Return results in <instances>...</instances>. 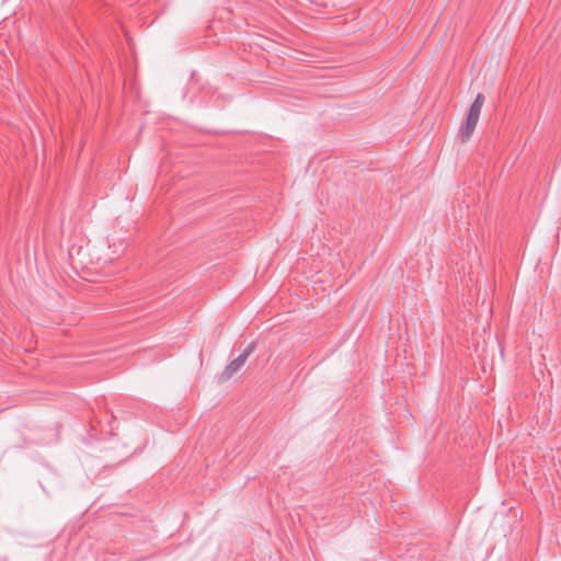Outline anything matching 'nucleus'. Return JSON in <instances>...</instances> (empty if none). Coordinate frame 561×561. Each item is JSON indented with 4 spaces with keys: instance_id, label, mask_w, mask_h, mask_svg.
<instances>
[{
    "instance_id": "2",
    "label": "nucleus",
    "mask_w": 561,
    "mask_h": 561,
    "mask_svg": "<svg viewBox=\"0 0 561 561\" xmlns=\"http://www.w3.org/2000/svg\"><path fill=\"white\" fill-rule=\"evenodd\" d=\"M478 121V117L467 115L466 123L463 126L460 127L459 130V137L461 138L462 141H467L471 137L476 129Z\"/></svg>"
},
{
    "instance_id": "1",
    "label": "nucleus",
    "mask_w": 561,
    "mask_h": 561,
    "mask_svg": "<svg viewBox=\"0 0 561 561\" xmlns=\"http://www.w3.org/2000/svg\"><path fill=\"white\" fill-rule=\"evenodd\" d=\"M256 344L251 342L242 353L234 359H232L222 371L217 376L219 382H225L229 380L236 373H238L241 367L247 362L248 357L255 351Z\"/></svg>"
},
{
    "instance_id": "3",
    "label": "nucleus",
    "mask_w": 561,
    "mask_h": 561,
    "mask_svg": "<svg viewBox=\"0 0 561 561\" xmlns=\"http://www.w3.org/2000/svg\"><path fill=\"white\" fill-rule=\"evenodd\" d=\"M483 103L484 95L482 93H478L474 101L471 103L467 115L479 118Z\"/></svg>"
}]
</instances>
